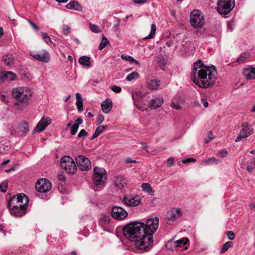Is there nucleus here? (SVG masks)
<instances>
[{"mask_svg": "<svg viewBox=\"0 0 255 255\" xmlns=\"http://www.w3.org/2000/svg\"><path fill=\"white\" fill-rule=\"evenodd\" d=\"M158 224L157 217L148 219L145 224L134 221L126 225L123 233L127 238L134 243L137 249L147 251L152 247L153 234L156 231Z\"/></svg>", "mask_w": 255, "mask_h": 255, "instance_id": "nucleus-1", "label": "nucleus"}, {"mask_svg": "<svg viewBox=\"0 0 255 255\" xmlns=\"http://www.w3.org/2000/svg\"><path fill=\"white\" fill-rule=\"evenodd\" d=\"M217 76V71L215 66H206L200 60L194 63L191 78L199 87L206 89L213 86Z\"/></svg>", "mask_w": 255, "mask_h": 255, "instance_id": "nucleus-2", "label": "nucleus"}, {"mask_svg": "<svg viewBox=\"0 0 255 255\" xmlns=\"http://www.w3.org/2000/svg\"><path fill=\"white\" fill-rule=\"evenodd\" d=\"M32 95V91L27 87H18L13 88L12 96L16 101L14 103L15 109L22 111L25 109L28 105Z\"/></svg>", "mask_w": 255, "mask_h": 255, "instance_id": "nucleus-3", "label": "nucleus"}, {"mask_svg": "<svg viewBox=\"0 0 255 255\" xmlns=\"http://www.w3.org/2000/svg\"><path fill=\"white\" fill-rule=\"evenodd\" d=\"M190 23L195 28H201L205 24L204 15L198 9H194L190 13Z\"/></svg>", "mask_w": 255, "mask_h": 255, "instance_id": "nucleus-4", "label": "nucleus"}, {"mask_svg": "<svg viewBox=\"0 0 255 255\" xmlns=\"http://www.w3.org/2000/svg\"><path fill=\"white\" fill-rule=\"evenodd\" d=\"M29 202L28 197L24 194H17L11 197L8 202V208L21 207L27 205Z\"/></svg>", "mask_w": 255, "mask_h": 255, "instance_id": "nucleus-5", "label": "nucleus"}, {"mask_svg": "<svg viewBox=\"0 0 255 255\" xmlns=\"http://www.w3.org/2000/svg\"><path fill=\"white\" fill-rule=\"evenodd\" d=\"M61 167L70 174H74L77 170V166L73 159L68 155L63 156L60 161Z\"/></svg>", "mask_w": 255, "mask_h": 255, "instance_id": "nucleus-6", "label": "nucleus"}, {"mask_svg": "<svg viewBox=\"0 0 255 255\" xmlns=\"http://www.w3.org/2000/svg\"><path fill=\"white\" fill-rule=\"evenodd\" d=\"M235 0H218L217 10L221 14H228L235 6Z\"/></svg>", "mask_w": 255, "mask_h": 255, "instance_id": "nucleus-7", "label": "nucleus"}, {"mask_svg": "<svg viewBox=\"0 0 255 255\" xmlns=\"http://www.w3.org/2000/svg\"><path fill=\"white\" fill-rule=\"evenodd\" d=\"M106 179V170L103 168L95 167L93 176V181L94 184L97 186L103 185Z\"/></svg>", "mask_w": 255, "mask_h": 255, "instance_id": "nucleus-8", "label": "nucleus"}, {"mask_svg": "<svg viewBox=\"0 0 255 255\" xmlns=\"http://www.w3.org/2000/svg\"><path fill=\"white\" fill-rule=\"evenodd\" d=\"M254 132V129L252 126L248 123L245 122L242 124L240 131L237 136L235 141L239 142L242 138H246L252 135Z\"/></svg>", "mask_w": 255, "mask_h": 255, "instance_id": "nucleus-9", "label": "nucleus"}, {"mask_svg": "<svg viewBox=\"0 0 255 255\" xmlns=\"http://www.w3.org/2000/svg\"><path fill=\"white\" fill-rule=\"evenodd\" d=\"M35 187L36 191L40 193H47L51 189L52 185L49 180L42 178L36 181Z\"/></svg>", "mask_w": 255, "mask_h": 255, "instance_id": "nucleus-10", "label": "nucleus"}, {"mask_svg": "<svg viewBox=\"0 0 255 255\" xmlns=\"http://www.w3.org/2000/svg\"><path fill=\"white\" fill-rule=\"evenodd\" d=\"M76 164L78 168L82 171H87L91 168L90 160L86 156L79 155L75 158Z\"/></svg>", "mask_w": 255, "mask_h": 255, "instance_id": "nucleus-11", "label": "nucleus"}, {"mask_svg": "<svg viewBox=\"0 0 255 255\" xmlns=\"http://www.w3.org/2000/svg\"><path fill=\"white\" fill-rule=\"evenodd\" d=\"M111 215L117 220H122L127 217L128 213L123 208L115 206L111 209Z\"/></svg>", "mask_w": 255, "mask_h": 255, "instance_id": "nucleus-12", "label": "nucleus"}, {"mask_svg": "<svg viewBox=\"0 0 255 255\" xmlns=\"http://www.w3.org/2000/svg\"><path fill=\"white\" fill-rule=\"evenodd\" d=\"M30 55L36 60L43 63H48L50 59L49 53L45 50L31 53Z\"/></svg>", "mask_w": 255, "mask_h": 255, "instance_id": "nucleus-13", "label": "nucleus"}, {"mask_svg": "<svg viewBox=\"0 0 255 255\" xmlns=\"http://www.w3.org/2000/svg\"><path fill=\"white\" fill-rule=\"evenodd\" d=\"M122 201L124 204L132 207L137 206L141 203L140 198L138 195L124 196Z\"/></svg>", "mask_w": 255, "mask_h": 255, "instance_id": "nucleus-14", "label": "nucleus"}, {"mask_svg": "<svg viewBox=\"0 0 255 255\" xmlns=\"http://www.w3.org/2000/svg\"><path fill=\"white\" fill-rule=\"evenodd\" d=\"M183 213L181 209L179 208H172L166 213V219L171 221H174L182 216Z\"/></svg>", "mask_w": 255, "mask_h": 255, "instance_id": "nucleus-15", "label": "nucleus"}, {"mask_svg": "<svg viewBox=\"0 0 255 255\" xmlns=\"http://www.w3.org/2000/svg\"><path fill=\"white\" fill-rule=\"evenodd\" d=\"M51 123V120L50 118H42L38 123L33 132H36L42 131L45 129L46 127L50 125Z\"/></svg>", "mask_w": 255, "mask_h": 255, "instance_id": "nucleus-16", "label": "nucleus"}, {"mask_svg": "<svg viewBox=\"0 0 255 255\" xmlns=\"http://www.w3.org/2000/svg\"><path fill=\"white\" fill-rule=\"evenodd\" d=\"M27 207V205L21 207H16L12 208V209L8 208V209L12 215L16 217H20L25 214Z\"/></svg>", "mask_w": 255, "mask_h": 255, "instance_id": "nucleus-17", "label": "nucleus"}, {"mask_svg": "<svg viewBox=\"0 0 255 255\" xmlns=\"http://www.w3.org/2000/svg\"><path fill=\"white\" fill-rule=\"evenodd\" d=\"M113 182L114 186L119 189H123L127 185V179L121 175L115 176Z\"/></svg>", "mask_w": 255, "mask_h": 255, "instance_id": "nucleus-18", "label": "nucleus"}, {"mask_svg": "<svg viewBox=\"0 0 255 255\" xmlns=\"http://www.w3.org/2000/svg\"><path fill=\"white\" fill-rule=\"evenodd\" d=\"M243 75L247 80L255 79V67L250 66L243 70Z\"/></svg>", "mask_w": 255, "mask_h": 255, "instance_id": "nucleus-19", "label": "nucleus"}, {"mask_svg": "<svg viewBox=\"0 0 255 255\" xmlns=\"http://www.w3.org/2000/svg\"><path fill=\"white\" fill-rule=\"evenodd\" d=\"M112 107V101L110 99H106L101 104L102 110L106 114H108L111 111Z\"/></svg>", "mask_w": 255, "mask_h": 255, "instance_id": "nucleus-20", "label": "nucleus"}, {"mask_svg": "<svg viewBox=\"0 0 255 255\" xmlns=\"http://www.w3.org/2000/svg\"><path fill=\"white\" fill-rule=\"evenodd\" d=\"M163 102V99L159 97H156L152 99L149 104V107L151 109H156L160 107Z\"/></svg>", "mask_w": 255, "mask_h": 255, "instance_id": "nucleus-21", "label": "nucleus"}, {"mask_svg": "<svg viewBox=\"0 0 255 255\" xmlns=\"http://www.w3.org/2000/svg\"><path fill=\"white\" fill-rule=\"evenodd\" d=\"M15 78V75L11 72H2L0 74V79L2 80L12 81Z\"/></svg>", "mask_w": 255, "mask_h": 255, "instance_id": "nucleus-22", "label": "nucleus"}, {"mask_svg": "<svg viewBox=\"0 0 255 255\" xmlns=\"http://www.w3.org/2000/svg\"><path fill=\"white\" fill-rule=\"evenodd\" d=\"M66 7L69 9H74L78 11H81L82 9L81 5L79 2L75 0L71 1L68 3L66 5Z\"/></svg>", "mask_w": 255, "mask_h": 255, "instance_id": "nucleus-23", "label": "nucleus"}, {"mask_svg": "<svg viewBox=\"0 0 255 255\" xmlns=\"http://www.w3.org/2000/svg\"><path fill=\"white\" fill-rule=\"evenodd\" d=\"M146 87L150 90H156L160 84V81L157 80H148L146 83Z\"/></svg>", "mask_w": 255, "mask_h": 255, "instance_id": "nucleus-24", "label": "nucleus"}, {"mask_svg": "<svg viewBox=\"0 0 255 255\" xmlns=\"http://www.w3.org/2000/svg\"><path fill=\"white\" fill-rule=\"evenodd\" d=\"M83 120L80 118H78L75 122V123L71 128V134L75 135L78 131L79 125L82 124Z\"/></svg>", "mask_w": 255, "mask_h": 255, "instance_id": "nucleus-25", "label": "nucleus"}, {"mask_svg": "<svg viewBox=\"0 0 255 255\" xmlns=\"http://www.w3.org/2000/svg\"><path fill=\"white\" fill-rule=\"evenodd\" d=\"M2 60L6 66H11L14 64V59L12 55L8 54L2 57Z\"/></svg>", "mask_w": 255, "mask_h": 255, "instance_id": "nucleus-26", "label": "nucleus"}, {"mask_svg": "<svg viewBox=\"0 0 255 255\" xmlns=\"http://www.w3.org/2000/svg\"><path fill=\"white\" fill-rule=\"evenodd\" d=\"M18 130L22 132L23 134H26L29 129V126L27 122L23 121L21 122L18 126Z\"/></svg>", "mask_w": 255, "mask_h": 255, "instance_id": "nucleus-27", "label": "nucleus"}, {"mask_svg": "<svg viewBox=\"0 0 255 255\" xmlns=\"http://www.w3.org/2000/svg\"><path fill=\"white\" fill-rule=\"evenodd\" d=\"M76 104L77 106L78 111L79 112H82L83 111V100L82 98L81 97V95L79 93H76Z\"/></svg>", "mask_w": 255, "mask_h": 255, "instance_id": "nucleus-28", "label": "nucleus"}, {"mask_svg": "<svg viewBox=\"0 0 255 255\" xmlns=\"http://www.w3.org/2000/svg\"><path fill=\"white\" fill-rule=\"evenodd\" d=\"M90 58L88 56H83L79 58V62L82 65L85 66L87 67L91 66Z\"/></svg>", "mask_w": 255, "mask_h": 255, "instance_id": "nucleus-29", "label": "nucleus"}, {"mask_svg": "<svg viewBox=\"0 0 255 255\" xmlns=\"http://www.w3.org/2000/svg\"><path fill=\"white\" fill-rule=\"evenodd\" d=\"M106 128L107 126L102 125L98 126L96 129V130L94 133L93 135L90 138V139L93 140L96 138L97 137H98L101 133H102L103 132L104 130Z\"/></svg>", "mask_w": 255, "mask_h": 255, "instance_id": "nucleus-30", "label": "nucleus"}, {"mask_svg": "<svg viewBox=\"0 0 255 255\" xmlns=\"http://www.w3.org/2000/svg\"><path fill=\"white\" fill-rule=\"evenodd\" d=\"M142 190L144 192L147 193L148 194L152 195L154 194V190L152 189L150 185L147 183H144L142 184L141 186Z\"/></svg>", "mask_w": 255, "mask_h": 255, "instance_id": "nucleus-31", "label": "nucleus"}, {"mask_svg": "<svg viewBox=\"0 0 255 255\" xmlns=\"http://www.w3.org/2000/svg\"><path fill=\"white\" fill-rule=\"evenodd\" d=\"M111 218L110 216L105 213H101L100 215V222L102 225H106L110 222Z\"/></svg>", "mask_w": 255, "mask_h": 255, "instance_id": "nucleus-32", "label": "nucleus"}, {"mask_svg": "<svg viewBox=\"0 0 255 255\" xmlns=\"http://www.w3.org/2000/svg\"><path fill=\"white\" fill-rule=\"evenodd\" d=\"M189 239L187 238H182L180 240H178L176 241H174L175 242L174 246L176 248L183 247L185 245H186L189 242Z\"/></svg>", "mask_w": 255, "mask_h": 255, "instance_id": "nucleus-33", "label": "nucleus"}, {"mask_svg": "<svg viewBox=\"0 0 255 255\" xmlns=\"http://www.w3.org/2000/svg\"><path fill=\"white\" fill-rule=\"evenodd\" d=\"M156 30V25L154 23H152L151 25V30H150V33L149 34V35L148 36L144 37L143 38V39L146 40V39H150L153 38L155 35Z\"/></svg>", "mask_w": 255, "mask_h": 255, "instance_id": "nucleus-34", "label": "nucleus"}, {"mask_svg": "<svg viewBox=\"0 0 255 255\" xmlns=\"http://www.w3.org/2000/svg\"><path fill=\"white\" fill-rule=\"evenodd\" d=\"M139 78V74L137 72H132L128 74L126 77V80L128 81H131L133 80L137 79Z\"/></svg>", "mask_w": 255, "mask_h": 255, "instance_id": "nucleus-35", "label": "nucleus"}, {"mask_svg": "<svg viewBox=\"0 0 255 255\" xmlns=\"http://www.w3.org/2000/svg\"><path fill=\"white\" fill-rule=\"evenodd\" d=\"M221 161L219 159H216L214 157H211L204 161L203 163H202V164L205 163L207 165H209L210 164H218Z\"/></svg>", "mask_w": 255, "mask_h": 255, "instance_id": "nucleus-36", "label": "nucleus"}, {"mask_svg": "<svg viewBox=\"0 0 255 255\" xmlns=\"http://www.w3.org/2000/svg\"><path fill=\"white\" fill-rule=\"evenodd\" d=\"M109 43V41L107 38L104 36V35H102V39L99 46V49L102 50L104 49Z\"/></svg>", "mask_w": 255, "mask_h": 255, "instance_id": "nucleus-37", "label": "nucleus"}, {"mask_svg": "<svg viewBox=\"0 0 255 255\" xmlns=\"http://www.w3.org/2000/svg\"><path fill=\"white\" fill-rule=\"evenodd\" d=\"M233 246V243L231 242H227L226 243H225L223 246L222 248L220 251V254H223L228 251V250L232 247Z\"/></svg>", "mask_w": 255, "mask_h": 255, "instance_id": "nucleus-38", "label": "nucleus"}, {"mask_svg": "<svg viewBox=\"0 0 255 255\" xmlns=\"http://www.w3.org/2000/svg\"><path fill=\"white\" fill-rule=\"evenodd\" d=\"M249 54L247 53H242L240 56L236 59V62L241 63L245 61L246 59L248 57Z\"/></svg>", "mask_w": 255, "mask_h": 255, "instance_id": "nucleus-39", "label": "nucleus"}, {"mask_svg": "<svg viewBox=\"0 0 255 255\" xmlns=\"http://www.w3.org/2000/svg\"><path fill=\"white\" fill-rule=\"evenodd\" d=\"M255 169V158L252 159L248 163L247 170L251 172Z\"/></svg>", "mask_w": 255, "mask_h": 255, "instance_id": "nucleus-40", "label": "nucleus"}, {"mask_svg": "<svg viewBox=\"0 0 255 255\" xmlns=\"http://www.w3.org/2000/svg\"><path fill=\"white\" fill-rule=\"evenodd\" d=\"M8 187V181H4L1 183L0 184V191H1L2 193H5Z\"/></svg>", "mask_w": 255, "mask_h": 255, "instance_id": "nucleus-41", "label": "nucleus"}, {"mask_svg": "<svg viewBox=\"0 0 255 255\" xmlns=\"http://www.w3.org/2000/svg\"><path fill=\"white\" fill-rule=\"evenodd\" d=\"M41 36L42 37L43 39L47 44L52 43V41H51L50 37L48 35L47 33L42 32Z\"/></svg>", "mask_w": 255, "mask_h": 255, "instance_id": "nucleus-42", "label": "nucleus"}, {"mask_svg": "<svg viewBox=\"0 0 255 255\" xmlns=\"http://www.w3.org/2000/svg\"><path fill=\"white\" fill-rule=\"evenodd\" d=\"M90 30L95 33H99L101 31L99 26L96 24H92V23H90Z\"/></svg>", "mask_w": 255, "mask_h": 255, "instance_id": "nucleus-43", "label": "nucleus"}, {"mask_svg": "<svg viewBox=\"0 0 255 255\" xmlns=\"http://www.w3.org/2000/svg\"><path fill=\"white\" fill-rule=\"evenodd\" d=\"M167 63V60L166 58L161 57L159 58V61H158V64L159 66L161 67V68H162L163 67H164Z\"/></svg>", "mask_w": 255, "mask_h": 255, "instance_id": "nucleus-44", "label": "nucleus"}, {"mask_svg": "<svg viewBox=\"0 0 255 255\" xmlns=\"http://www.w3.org/2000/svg\"><path fill=\"white\" fill-rule=\"evenodd\" d=\"M174 243L175 242L173 240L168 241L165 245L166 249L171 250H173V248H176L174 246Z\"/></svg>", "mask_w": 255, "mask_h": 255, "instance_id": "nucleus-45", "label": "nucleus"}, {"mask_svg": "<svg viewBox=\"0 0 255 255\" xmlns=\"http://www.w3.org/2000/svg\"><path fill=\"white\" fill-rule=\"evenodd\" d=\"M62 28L64 35H67L70 33L71 28L68 25H63Z\"/></svg>", "mask_w": 255, "mask_h": 255, "instance_id": "nucleus-46", "label": "nucleus"}, {"mask_svg": "<svg viewBox=\"0 0 255 255\" xmlns=\"http://www.w3.org/2000/svg\"><path fill=\"white\" fill-rule=\"evenodd\" d=\"M214 136L212 131H209L208 136L205 137V141L206 143H209L212 139H213Z\"/></svg>", "mask_w": 255, "mask_h": 255, "instance_id": "nucleus-47", "label": "nucleus"}, {"mask_svg": "<svg viewBox=\"0 0 255 255\" xmlns=\"http://www.w3.org/2000/svg\"><path fill=\"white\" fill-rule=\"evenodd\" d=\"M121 58L125 60L129 61L130 62L134 60V58L126 54H122Z\"/></svg>", "mask_w": 255, "mask_h": 255, "instance_id": "nucleus-48", "label": "nucleus"}, {"mask_svg": "<svg viewBox=\"0 0 255 255\" xmlns=\"http://www.w3.org/2000/svg\"><path fill=\"white\" fill-rule=\"evenodd\" d=\"M172 108L176 110H179L182 108L180 104L178 102L173 101L171 104Z\"/></svg>", "mask_w": 255, "mask_h": 255, "instance_id": "nucleus-49", "label": "nucleus"}, {"mask_svg": "<svg viewBox=\"0 0 255 255\" xmlns=\"http://www.w3.org/2000/svg\"><path fill=\"white\" fill-rule=\"evenodd\" d=\"M87 135H88V133L84 129H81L78 134V136L79 138L85 137Z\"/></svg>", "mask_w": 255, "mask_h": 255, "instance_id": "nucleus-50", "label": "nucleus"}, {"mask_svg": "<svg viewBox=\"0 0 255 255\" xmlns=\"http://www.w3.org/2000/svg\"><path fill=\"white\" fill-rule=\"evenodd\" d=\"M111 89L113 92H114L116 93H119L122 91L121 88L120 87L116 86V85H114V86L111 87Z\"/></svg>", "mask_w": 255, "mask_h": 255, "instance_id": "nucleus-51", "label": "nucleus"}, {"mask_svg": "<svg viewBox=\"0 0 255 255\" xmlns=\"http://www.w3.org/2000/svg\"><path fill=\"white\" fill-rule=\"evenodd\" d=\"M26 20L28 21V22L30 24V25L34 30L36 31L39 30V27L36 24H35L32 21L29 19H26Z\"/></svg>", "mask_w": 255, "mask_h": 255, "instance_id": "nucleus-52", "label": "nucleus"}, {"mask_svg": "<svg viewBox=\"0 0 255 255\" xmlns=\"http://www.w3.org/2000/svg\"><path fill=\"white\" fill-rule=\"evenodd\" d=\"M196 159L193 158H186L182 160V162L183 164L188 163L191 162H195Z\"/></svg>", "mask_w": 255, "mask_h": 255, "instance_id": "nucleus-53", "label": "nucleus"}, {"mask_svg": "<svg viewBox=\"0 0 255 255\" xmlns=\"http://www.w3.org/2000/svg\"><path fill=\"white\" fill-rule=\"evenodd\" d=\"M228 238L230 240H233L235 238V234L232 231L227 232Z\"/></svg>", "mask_w": 255, "mask_h": 255, "instance_id": "nucleus-54", "label": "nucleus"}, {"mask_svg": "<svg viewBox=\"0 0 255 255\" xmlns=\"http://www.w3.org/2000/svg\"><path fill=\"white\" fill-rule=\"evenodd\" d=\"M104 118L103 115L100 114L97 119V123L98 125L101 124L104 121Z\"/></svg>", "mask_w": 255, "mask_h": 255, "instance_id": "nucleus-55", "label": "nucleus"}, {"mask_svg": "<svg viewBox=\"0 0 255 255\" xmlns=\"http://www.w3.org/2000/svg\"><path fill=\"white\" fill-rule=\"evenodd\" d=\"M219 154L221 157H225L228 154L227 150L224 149L219 152Z\"/></svg>", "mask_w": 255, "mask_h": 255, "instance_id": "nucleus-56", "label": "nucleus"}, {"mask_svg": "<svg viewBox=\"0 0 255 255\" xmlns=\"http://www.w3.org/2000/svg\"><path fill=\"white\" fill-rule=\"evenodd\" d=\"M0 100L6 104H8L9 102L8 99L4 95H2L0 96Z\"/></svg>", "mask_w": 255, "mask_h": 255, "instance_id": "nucleus-57", "label": "nucleus"}, {"mask_svg": "<svg viewBox=\"0 0 255 255\" xmlns=\"http://www.w3.org/2000/svg\"><path fill=\"white\" fill-rule=\"evenodd\" d=\"M228 28L230 30V31H232L234 29V23L232 21H229L228 23Z\"/></svg>", "mask_w": 255, "mask_h": 255, "instance_id": "nucleus-58", "label": "nucleus"}, {"mask_svg": "<svg viewBox=\"0 0 255 255\" xmlns=\"http://www.w3.org/2000/svg\"><path fill=\"white\" fill-rule=\"evenodd\" d=\"M133 2L137 4H143L145 3L147 0H132Z\"/></svg>", "mask_w": 255, "mask_h": 255, "instance_id": "nucleus-59", "label": "nucleus"}, {"mask_svg": "<svg viewBox=\"0 0 255 255\" xmlns=\"http://www.w3.org/2000/svg\"><path fill=\"white\" fill-rule=\"evenodd\" d=\"M201 102L205 108H207L208 107L209 104L206 99H202Z\"/></svg>", "mask_w": 255, "mask_h": 255, "instance_id": "nucleus-60", "label": "nucleus"}, {"mask_svg": "<svg viewBox=\"0 0 255 255\" xmlns=\"http://www.w3.org/2000/svg\"><path fill=\"white\" fill-rule=\"evenodd\" d=\"M10 160L9 159H7L5 161H3L0 164V167L1 169H3L4 168L5 166L9 162Z\"/></svg>", "mask_w": 255, "mask_h": 255, "instance_id": "nucleus-61", "label": "nucleus"}, {"mask_svg": "<svg viewBox=\"0 0 255 255\" xmlns=\"http://www.w3.org/2000/svg\"><path fill=\"white\" fill-rule=\"evenodd\" d=\"M173 162H174V158H169L167 160V163H168V166L169 167L171 166L173 164Z\"/></svg>", "mask_w": 255, "mask_h": 255, "instance_id": "nucleus-62", "label": "nucleus"}, {"mask_svg": "<svg viewBox=\"0 0 255 255\" xmlns=\"http://www.w3.org/2000/svg\"><path fill=\"white\" fill-rule=\"evenodd\" d=\"M15 169V166H14L11 167L10 168H9L8 169L5 170V173H9V172H10L11 171H14Z\"/></svg>", "mask_w": 255, "mask_h": 255, "instance_id": "nucleus-63", "label": "nucleus"}, {"mask_svg": "<svg viewBox=\"0 0 255 255\" xmlns=\"http://www.w3.org/2000/svg\"><path fill=\"white\" fill-rule=\"evenodd\" d=\"M126 162L127 163H136V160H132L130 158H128L126 159Z\"/></svg>", "mask_w": 255, "mask_h": 255, "instance_id": "nucleus-64", "label": "nucleus"}]
</instances>
